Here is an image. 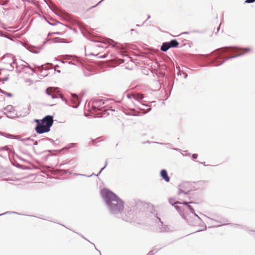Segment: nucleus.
Returning a JSON list of instances; mask_svg holds the SVG:
<instances>
[{
  "label": "nucleus",
  "mask_w": 255,
  "mask_h": 255,
  "mask_svg": "<svg viewBox=\"0 0 255 255\" xmlns=\"http://www.w3.org/2000/svg\"><path fill=\"white\" fill-rule=\"evenodd\" d=\"M250 48L247 47L241 48L236 47H225L214 51L212 55L209 54L197 55L195 60L198 61L206 62L202 66H209L213 64L215 66L222 65L225 61L243 55L250 51Z\"/></svg>",
  "instance_id": "f257e3e1"
},
{
  "label": "nucleus",
  "mask_w": 255,
  "mask_h": 255,
  "mask_svg": "<svg viewBox=\"0 0 255 255\" xmlns=\"http://www.w3.org/2000/svg\"><path fill=\"white\" fill-rule=\"evenodd\" d=\"M101 194L111 214L116 215L122 213L124 203L116 194L108 189L104 188L102 189Z\"/></svg>",
  "instance_id": "f03ea898"
},
{
  "label": "nucleus",
  "mask_w": 255,
  "mask_h": 255,
  "mask_svg": "<svg viewBox=\"0 0 255 255\" xmlns=\"http://www.w3.org/2000/svg\"><path fill=\"white\" fill-rule=\"evenodd\" d=\"M77 24L79 26V27L80 28L81 33L83 34V35L85 37L89 39L90 40L95 42L96 43V44L95 45V46L96 47L106 48L107 46V45L108 43H109V45H113V47L115 46L116 43L113 40L108 39L106 40L105 41H99L98 40H96L89 32H85L84 31L83 29H82L81 23H77Z\"/></svg>",
  "instance_id": "7ed1b4c3"
},
{
  "label": "nucleus",
  "mask_w": 255,
  "mask_h": 255,
  "mask_svg": "<svg viewBox=\"0 0 255 255\" xmlns=\"http://www.w3.org/2000/svg\"><path fill=\"white\" fill-rule=\"evenodd\" d=\"M109 100H105L103 99H95L92 101V109L95 112H98V114L103 113L104 107L106 104L109 102Z\"/></svg>",
  "instance_id": "20e7f679"
},
{
  "label": "nucleus",
  "mask_w": 255,
  "mask_h": 255,
  "mask_svg": "<svg viewBox=\"0 0 255 255\" xmlns=\"http://www.w3.org/2000/svg\"><path fill=\"white\" fill-rule=\"evenodd\" d=\"M60 98L62 99L63 101H65L67 104L69 105L70 106H71L74 108H78L81 102L80 98L77 95L75 94H73L71 95V100L70 101V103H69L68 102L66 98L63 97L62 96H60Z\"/></svg>",
  "instance_id": "39448f33"
},
{
  "label": "nucleus",
  "mask_w": 255,
  "mask_h": 255,
  "mask_svg": "<svg viewBox=\"0 0 255 255\" xmlns=\"http://www.w3.org/2000/svg\"><path fill=\"white\" fill-rule=\"evenodd\" d=\"M153 219L156 224V226L158 227V232H164L169 230V228L166 225H163V222H162L160 218L157 216V214H153Z\"/></svg>",
  "instance_id": "423d86ee"
},
{
  "label": "nucleus",
  "mask_w": 255,
  "mask_h": 255,
  "mask_svg": "<svg viewBox=\"0 0 255 255\" xmlns=\"http://www.w3.org/2000/svg\"><path fill=\"white\" fill-rule=\"evenodd\" d=\"M3 110L5 111L4 114L8 118L13 119L14 118L18 117L17 113L14 109V108L12 105H8Z\"/></svg>",
  "instance_id": "0eeeda50"
},
{
  "label": "nucleus",
  "mask_w": 255,
  "mask_h": 255,
  "mask_svg": "<svg viewBox=\"0 0 255 255\" xmlns=\"http://www.w3.org/2000/svg\"><path fill=\"white\" fill-rule=\"evenodd\" d=\"M141 104L145 107H148V108L147 109V111L143 113H141L138 111H135L134 109H129L128 110H126L125 111V113L127 115L129 116H142L146 113H147L148 112H149L151 110V108L150 106H148L147 105H145L144 104L141 103Z\"/></svg>",
  "instance_id": "6e6552de"
},
{
  "label": "nucleus",
  "mask_w": 255,
  "mask_h": 255,
  "mask_svg": "<svg viewBox=\"0 0 255 255\" xmlns=\"http://www.w3.org/2000/svg\"><path fill=\"white\" fill-rule=\"evenodd\" d=\"M53 117L51 115H47L42 119V123L46 127V129L50 130V128L53 124Z\"/></svg>",
  "instance_id": "1a4fd4ad"
},
{
  "label": "nucleus",
  "mask_w": 255,
  "mask_h": 255,
  "mask_svg": "<svg viewBox=\"0 0 255 255\" xmlns=\"http://www.w3.org/2000/svg\"><path fill=\"white\" fill-rule=\"evenodd\" d=\"M64 60H70L69 62H63L64 63H68L69 64H72L76 66H79L81 63V62L77 59V57L72 55H66L64 56Z\"/></svg>",
  "instance_id": "9d476101"
},
{
  "label": "nucleus",
  "mask_w": 255,
  "mask_h": 255,
  "mask_svg": "<svg viewBox=\"0 0 255 255\" xmlns=\"http://www.w3.org/2000/svg\"><path fill=\"white\" fill-rule=\"evenodd\" d=\"M35 130L38 134H42L49 131V130L46 129V127L42 122L36 125Z\"/></svg>",
  "instance_id": "9b49d317"
},
{
  "label": "nucleus",
  "mask_w": 255,
  "mask_h": 255,
  "mask_svg": "<svg viewBox=\"0 0 255 255\" xmlns=\"http://www.w3.org/2000/svg\"><path fill=\"white\" fill-rule=\"evenodd\" d=\"M45 92L48 96H51L52 99L58 98V94L54 92V89L52 87L47 88Z\"/></svg>",
  "instance_id": "f8f14e48"
},
{
  "label": "nucleus",
  "mask_w": 255,
  "mask_h": 255,
  "mask_svg": "<svg viewBox=\"0 0 255 255\" xmlns=\"http://www.w3.org/2000/svg\"><path fill=\"white\" fill-rule=\"evenodd\" d=\"M161 177L166 182H168L170 181V177L168 175L167 172L165 169H162L160 171V173Z\"/></svg>",
  "instance_id": "ddd939ff"
},
{
  "label": "nucleus",
  "mask_w": 255,
  "mask_h": 255,
  "mask_svg": "<svg viewBox=\"0 0 255 255\" xmlns=\"http://www.w3.org/2000/svg\"><path fill=\"white\" fill-rule=\"evenodd\" d=\"M107 165V161L106 162V164L105 166L101 169L100 171L99 172L98 174H95V173H92L91 175H86V174H83L80 173H73L76 176H86L87 177H90L93 175L98 176L102 172V171L106 168Z\"/></svg>",
  "instance_id": "4468645a"
},
{
  "label": "nucleus",
  "mask_w": 255,
  "mask_h": 255,
  "mask_svg": "<svg viewBox=\"0 0 255 255\" xmlns=\"http://www.w3.org/2000/svg\"><path fill=\"white\" fill-rule=\"evenodd\" d=\"M209 219L211 220H213V221H215L216 222H217V223H219L220 224L219 225H216V226H215L214 227H220L221 226H223V225H228V224H227L226 222H227V220H226L225 219H224L223 220H222V221H218V220H214L212 218H211L210 217H207Z\"/></svg>",
  "instance_id": "2eb2a0df"
},
{
  "label": "nucleus",
  "mask_w": 255,
  "mask_h": 255,
  "mask_svg": "<svg viewBox=\"0 0 255 255\" xmlns=\"http://www.w3.org/2000/svg\"><path fill=\"white\" fill-rule=\"evenodd\" d=\"M11 58L13 59V62L10 63V64L11 68L9 69V70L10 71H13V68H14L13 64H14L15 63V60L13 59L14 57L11 54H5L3 56V58Z\"/></svg>",
  "instance_id": "dca6fc26"
},
{
  "label": "nucleus",
  "mask_w": 255,
  "mask_h": 255,
  "mask_svg": "<svg viewBox=\"0 0 255 255\" xmlns=\"http://www.w3.org/2000/svg\"><path fill=\"white\" fill-rule=\"evenodd\" d=\"M170 48L168 42H163L161 46L160 49L162 51L166 52Z\"/></svg>",
  "instance_id": "f3484780"
},
{
  "label": "nucleus",
  "mask_w": 255,
  "mask_h": 255,
  "mask_svg": "<svg viewBox=\"0 0 255 255\" xmlns=\"http://www.w3.org/2000/svg\"><path fill=\"white\" fill-rule=\"evenodd\" d=\"M25 47L28 51H29L30 52H31L32 53H35V54L39 53V51L34 50L35 48V47H34V46L27 44L25 46Z\"/></svg>",
  "instance_id": "a211bd4d"
},
{
  "label": "nucleus",
  "mask_w": 255,
  "mask_h": 255,
  "mask_svg": "<svg viewBox=\"0 0 255 255\" xmlns=\"http://www.w3.org/2000/svg\"><path fill=\"white\" fill-rule=\"evenodd\" d=\"M169 42L170 48H175L179 45L178 42L176 39H172Z\"/></svg>",
  "instance_id": "6ab92c4d"
},
{
  "label": "nucleus",
  "mask_w": 255,
  "mask_h": 255,
  "mask_svg": "<svg viewBox=\"0 0 255 255\" xmlns=\"http://www.w3.org/2000/svg\"><path fill=\"white\" fill-rule=\"evenodd\" d=\"M104 107H105V108H104V109H103V113L102 114L103 115L107 114V111H108V110H111L112 111H115V110L114 109H113L112 106L108 105L107 104V103L106 104L105 106Z\"/></svg>",
  "instance_id": "aec40b11"
},
{
  "label": "nucleus",
  "mask_w": 255,
  "mask_h": 255,
  "mask_svg": "<svg viewBox=\"0 0 255 255\" xmlns=\"http://www.w3.org/2000/svg\"><path fill=\"white\" fill-rule=\"evenodd\" d=\"M46 141H49L52 144H55L54 140H53L52 138L48 137L43 138L39 140V142H44Z\"/></svg>",
  "instance_id": "412c9836"
},
{
  "label": "nucleus",
  "mask_w": 255,
  "mask_h": 255,
  "mask_svg": "<svg viewBox=\"0 0 255 255\" xmlns=\"http://www.w3.org/2000/svg\"><path fill=\"white\" fill-rule=\"evenodd\" d=\"M134 98L137 101H140L144 98V96L142 94H137L133 96Z\"/></svg>",
  "instance_id": "4be33fe9"
},
{
  "label": "nucleus",
  "mask_w": 255,
  "mask_h": 255,
  "mask_svg": "<svg viewBox=\"0 0 255 255\" xmlns=\"http://www.w3.org/2000/svg\"><path fill=\"white\" fill-rule=\"evenodd\" d=\"M169 202L170 204H171L172 206H173L175 204H181V203L180 202H178V201H177V202H175L174 200L172 198H170L169 199Z\"/></svg>",
  "instance_id": "5701e85b"
},
{
  "label": "nucleus",
  "mask_w": 255,
  "mask_h": 255,
  "mask_svg": "<svg viewBox=\"0 0 255 255\" xmlns=\"http://www.w3.org/2000/svg\"><path fill=\"white\" fill-rule=\"evenodd\" d=\"M25 67H27V68H29L33 73L35 72V70H34V69L32 68L31 67H30L29 64H27V65H22V69H23Z\"/></svg>",
  "instance_id": "b1692460"
},
{
  "label": "nucleus",
  "mask_w": 255,
  "mask_h": 255,
  "mask_svg": "<svg viewBox=\"0 0 255 255\" xmlns=\"http://www.w3.org/2000/svg\"><path fill=\"white\" fill-rule=\"evenodd\" d=\"M19 214L17 212H14V211H7L4 213L0 214V216L6 215V214Z\"/></svg>",
  "instance_id": "393cba45"
},
{
  "label": "nucleus",
  "mask_w": 255,
  "mask_h": 255,
  "mask_svg": "<svg viewBox=\"0 0 255 255\" xmlns=\"http://www.w3.org/2000/svg\"><path fill=\"white\" fill-rule=\"evenodd\" d=\"M4 136L7 138H12V139H14V136H15L14 135L11 134L9 133H4Z\"/></svg>",
  "instance_id": "a878e982"
},
{
  "label": "nucleus",
  "mask_w": 255,
  "mask_h": 255,
  "mask_svg": "<svg viewBox=\"0 0 255 255\" xmlns=\"http://www.w3.org/2000/svg\"><path fill=\"white\" fill-rule=\"evenodd\" d=\"M8 151L9 150V148L7 146H2V147H0V151Z\"/></svg>",
  "instance_id": "bb28decb"
},
{
  "label": "nucleus",
  "mask_w": 255,
  "mask_h": 255,
  "mask_svg": "<svg viewBox=\"0 0 255 255\" xmlns=\"http://www.w3.org/2000/svg\"><path fill=\"white\" fill-rule=\"evenodd\" d=\"M53 42L54 43H59L60 42V38L59 37H55L52 39Z\"/></svg>",
  "instance_id": "cd10ccee"
},
{
  "label": "nucleus",
  "mask_w": 255,
  "mask_h": 255,
  "mask_svg": "<svg viewBox=\"0 0 255 255\" xmlns=\"http://www.w3.org/2000/svg\"><path fill=\"white\" fill-rule=\"evenodd\" d=\"M188 208L190 210L191 213H192V214L194 213L195 210H194V208L190 205H188Z\"/></svg>",
  "instance_id": "c85d7f7f"
},
{
  "label": "nucleus",
  "mask_w": 255,
  "mask_h": 255,
  "mask_svg": "<svg viewBox=\"0 0 255 255\" xmlns=\"http://www.w3.org/2000/svg\"><path fill=\"white\" fill-rule=\"evenodd\" d=\"M161 248H154L151 251H153V253H154V254L155 253H156L157 252H158V251H159Z\"/></svg>",
  "instance_id": "c756f323"
},
{
  "label": "nucleus",
  "mask_w": 255,
  "mask_h": 255,
  "mask_svg": "<svg viewBox=\"0 0 255 255\" xmlns=\"http://www.w3.org/2000/svg\"><path fill=\"white\" fill-rule=\"evenodd\" d=\"M3 94L5 95L6 96H7V97H12V94L11 93H7L5 91L4 92V93Z\"/></svg>",
  "instance_id": "7c9ffc66"
},
{
  "label": "nucleus",
  "mask_w": 255,
  "mask_h": 255,
  "mask_svg": "<svg viewBox=\"0 0 255 255\" xmlns=\"http://www.w3.org/2000/svg\"><path fill=\"white\" fill-rule=\"evenodd\" d=\"M14 139H17V140H20V141H25V139L24 138H21V137H16L15 136H14Z\"/></svg>",
  "instance_id": "2f4dec72"
},
{
  "label": "nucleus",
  "mask_w": 255,
  "mask_h": 255,
  "mask_svg": "<svg viewBox=\"0 0 255 255\" xmlns=\"http://www.w3.org/2000/svg\"><path fill=\"white\" fill-rule=\"evenodd\" d=\"M255 2V0H246L245 3H251Z\"/></svg>",
  "instance_id": "473e14b6"
},
{
  "label": "nucleus",
  "mask_w": 255,
  "mask_h": 255,
  "mask_svg": "<svg viewBox=\"0 0 255 255\" xmlns=\"http://www.w3.org/2000/svg\"><path fill=\"white\" fill-rule=\"evenodd\" d=\"M234 228H241V226L238 224H231Z\"/></svg>",
  "instance_id": "72a5a7b5"
},
{
  "label": "nucleus",
  "mask_w": 255,
  "mask_h": 255,
  "mask_svg": "<svg viewBox=\"0 0 255 255\" xmlns=\"http://www.w3.org/2000/svg\"><path fill=\"white\" fill-rule=\"evenodd\" d=\"M34 122L36 123V125H38L41 123L42 120L35 119Z\"/></svg>",
  "instance_id": "f704fd0d"
},
{
  "label": "nucleus",
  "mask_w": 255,
  "mask_h": 255,
  "mask_svg": "<svg viewBox=\"0 0 255 255\" xmlns=\"http://www.w3.org/2000/svg\"><path fill=\"white\" fill-rule=\"evenodd\" d=\"M182 193H184V194H187L188 193L187 192H184L182 190L180 189L179 190L178 194H181Z\"/></svg>",
  "instance_id": "c9c22d12"
},
{
  "label": "nucleus",
  "mask_w": 255,
  "mask_h": 255,
  "mask_svg": "<svg viewBox=\"0 0 255 255\" xmlns=\"http://www.w3.org/2000/svg\"><path fill=\"white\" fill-rule=\"evenodd\" d=\"M8 79H9L8 76H7V77H6L5 78H2V83H4V81H7L8 80Z\"/></svg>",
  "instance_id": "e433bc0d"
},
{
  "label": "nucleus",
  "mask_w": 255,
  "mask_h": 255,
  "mask_svg": "<svg viewBox=\"0 0 255 255\" xmlns=\"http://www.w3.org/2000/svg\"><path fill=\"white\" fill-rule=\"evenodd\" d=\"M38 70L42 71L43 69H44V68L43 67V65L41 66H37Z\"/></svg>",
  "instance_id": "4c0bfd02"
},
{
  "label": "nucleus",
  "mask_w": 255,
  "mask_h": 255,
  "mask_svg": "<svg viewBox=\"0 0 255 255\" xmlns=\"http://www.w3.org/2000/svg\"><path fill=\"white\" fill-rule=\"evenodd\" d=\"M68 162L70 163L71 165H74L76 163L75 161L73 159L70 160Z\"/></svg>",
  "instance_id": "58836bf2"
},
{
  "label": "nucleus",
  "mask_w": 255,
  "mask_h": 255,
  "mask_svg": "<svg viewBox=\"0 0 255 255\" xmlns=\"http://www.w3.org/2000/svg\"><path fill=\"white\" fill-rule=\"evenodd\" d=\"M197 156L198 155L197 154H193L192 155V157L194 159H196L197 158Z\"/></svg>",
  "instance_id": "ea45409f"
},
{
  "label": "nucleus",
  "mask_w": 255,
  "mask_h": 255,
  "mask_svg": "<svg viewBox=\"0 0 255 255\" xmlns=\"http://www.w3.org/2000/svg\"><path fill=\"white\" fill-rule=\"evenodd\" d=\"M106 57H107V55H106V54H104V55L100 56L99 57V58H105Z\"/></svg>",
  "instance_id": "a19ab883"
},
{
  "label": "nucleus",
  "mask_w": 255,
  "mask_h": 255,
  "mask_svg": "<svg viewBox=\"0 0 255 255\" xmlns=\"http://www.w3.org/2000/svg\"><path fill=\"white\" fill-rule=\"evenodd\" d=\"M62 172H63L64 173H67L68 170H65V169H61L60 170Z\"/></svg>",
  "instance_id": "79ce46f5"
},
{
  "label": "nucleus",
  "mask_w": 255,
  "mask_h": 255,
  "mask_svg": "<svg viewBox=\"0 0 255 255\" xmlns=\"http://www.w3.org/2000/svg\"><path fill=\"white\" fill-rule=\"evenodd\" d=\"M193 214H194V216H195V217H197V218L199 220H201V218H200V217H199L198 215H197L195 213V212H194V213H193Z\"/></svg>",
  "instance_id": "37998d69"
},
{
  "label": "nucleus",
  "mask_w": 255,
  "mask_h": 255,
  "mask_svg": "<svg viewBox=\"0 0 255 255\" xmlns=\"http://www.w3.org/2000/svg\"><path fill=\"white\" fill-rule=\"evenodd\" d=\"M154 253H153V251H150L147 255H154Z\"/></svg>",
  "instance_id": "c03bdc74"
},
{
  "label": "nucleus",
  "mask_w": 255,
  "mask_h": 255,
  "mask_svg": "<svg viewBox=\"0 0 255 255\" xmlns=\"http://www.w3.org/2000/svg\"><path fill=\"white\" fill-rule=\"evenodd\" d=\"M53 34H56V35H61L62 33L60 32H53Z\"/></svg>",
  "instance_id": "a18cd8bd"
},
{
  "label": "nucleus",
  "mask_w": 255,
  "mask_h": 255,
  "mask_svg": "<svg viewBox=\"0 0 255 255\" xmlns=\"http://www.w3.org/2000/svg\"><path fill=\"white\" fill-rule=\"evenodd\" d=\"M24 139H25V141H26V140H32V141H33V140L30 137H27V138H25Z\"/></svg>",
  "instance_id": "49530a36"
},
{
  "label": "nucleus",
  "mask_w": 255,
  "mask_h": 255,
  "mask_svg": "<svg viewBox=\"0 0 255 255\" xmlns=\"http://www.w3.org/2000/svg\"><path fill=\"white\" fill-rule=\"evenodd\" d=\"M183 204L185 205H186L187 206V207H188V205H190L189 203L187 202H184L183 203Z\"/></svg>",
  "instance_id": "de8ad7c7"
},
{
  "label": "nucleus",
  "mask_w": 255,
  "mask_h": 255,
  "mask_svg": "<svg viewBox=\"0 0 255 255\" xmlns=\"http://www.w3.org/2000/svg\"><path fill=\"white\" fill-rule=\"evenodd\" d=\"M49 7L52 9V10L55 13V14H57V15H58V13L55 11L54 9H53L50 6H49Z\"/></svg>",
  "instance_id": "09e8293b"
},
{
  "label": "nucleus",
  "mask_w": 255,
  "mask_h": 255,
  "mask_svg": "<svg viewBox=\"0 0 255 255\" xmlns=\"http://www.w3.org/2000/svg\"><path fill=\"white\" fill-rule=\"evenodd\" d=\"M80 236H81V237L82 238H83L84 240H85L87 241L88 242H90L88 239H86L85 237H84L83 236H82V235H80Z\"/></svg>",
  "instance_id": "8fccbe9b"
},
{
  "label": "nucleus",
  "mask_w": 255,
  "mask_h": 255,
  "mask_svg": "<svg viewBox=\"0 0 255 255\" xmlns=\"http://www.w3.org/2000/svg\"><path fill=\"white\" fill-rule=\"evenodd\" d=\"M145 22H146V20H145V21L142 23V24H141V25H139V24H136V26H141L143 25L145 23Z\"/></svg>",
  "instance_id": "3c124183"
},
{
  "label": "nucleus",
  "mask_w": 255,
  "mask_h": 255,
  "mask_svg": "<svg viewBox=\"0 0 255 255\" xmlns=\"http://www.w3.org/2000/svg\"><path fill=\"white\" fill-rule=\"evenodd\" d=\"M91 244H92V245H93V246H94V247H95V250H97L98 252H99L100 253V254H101L100 252V251H99V250L96 248V247L95 245H94V244L92 243H91Z\"/></svg>",
  "instance_id": "603ef678"
},
{
  "label": "nucleus",
  "mask_w": 255,
  "mask_h": 255,
  "mask_svg": "<svg viewBox=\"0 0 255 255\" xmlns=\"http://www.w3.org/2000/svg\"><path fill=\"white\" fill-rule=\"evenodd\" d=\"M183 74H184V78H186L187 77V76H188L187 74L186 73L183 72Z\"/></svg>",
  "instance_id": "864d4df0"
},
{
  "label": "nucleus",
  "mask_w": 255,
  "mask_h": 255,
  "mask_svg": "<svg viewBox=\"0 0 255 255\" xmlns=\"http://www.w3.org/2000/svg\"><path fill=\"white\" fill-rule=\"evenodd\" d=\"M171 149H173V150H176V151H179V150H180V149H179V148H172Z\"/></svg>",
  "instance_id": "5fc2aeb1"
},
{
  "label": "nucleus",
  "mask_w": 255,
  "mask_h": 255,
  "mask_svg": "<svg viewBox=\"0 0 255 255\" xmlns=\"http://www.w3.org/2000/svg\"><path fill=\"white\" fill-rule=\"evenodd\" d=\"M58 23L59 24H60L62 26H64V27H67V26L66 25H64V24H63L62 23H61L60 22H58Z\"/></svg>",
  "instance_id": "6e6d98bb"
},
{
  "label": "nucleus",
  "mask_w": 255,
  "mask_h": 255,
  "mask_svg": "<svg viewBox=\"0 0 255 255\" xmlns=\"http://www.w3.org/2000/svg\"><path fill=\"white\" fill-rule=\"evenodd\" d=\"M123 219L124 220H125V221H127V222H128V221H129V219H128V218H123Z\"/></svg>",
  "instance_id": "4d7b16f0"
},
{
  "label": "nucleus",
  "mask_w": 255,
  "mask_h": 255,
  "mask_svg": "<svg viewBox=\"0 0 255 255\" xmlns=\"http://www.w3.org/2000/svg\"><path fill=\"white\" fill-rule=\"evenodd\" d=\"M33 144H34V145H37V144H38V141H34V143H33Z\"/></svg>",
  "instance_id": "13d9d810"
},
{
  "label": "nucleus",
  "mask_w": 255,
  "mask_h": 255,
  "mask_svg": "<svg viewBox=\"0 0 255 255\" xmlns=\"http://www.w3.org/2000/svg\"><path fill=\"white\" fill-rule=\"evenodd\" d=\"M220 29V25L217 28V32H216V34L219 31Z\"/></svg>",
  "instance_id": "bf43d9fd"
},
{
  "label": "nucleus",
  "mask_w": 255,
  "mask_h": 255,
  "mask_svg": "<svg viewBox=\"0 0 255 255\" xmlns=\"http://www.w3.org/2000/svg\"><path fill=\"white\" fill-rule=\"evenodd\" d=\"M65 164H66L65 163H61L59 164V167H62L63 165H64Z\"/></svg>",
  "instance_id": "052dcab7"
},
{
  "label": "nucleus",
  "mask_w": 255,
  "mask_h": 255,
  "mask_svg": "<svg viewBox=\"0 0 255 255\" xmlns=\"http://www.w3.org/2000/svg\"><path fill=\"white\" fill-rule=\"evenodd\" d=\"M130 31H131V33H132V32H134V31H135V32H136V31L135 29H131L130 30Z\"/></svg>",
  "instance_id": "680f3d73"
},
{
  "label": "nucleus",
  "mask_w": 255,
  "mask_h": 255,
  "mask_svg": "<svg viewBox=\"0 0 255 255\" xmlns=\"http://www.w3.org/2000/svg\"><path fill=\"white\" fill-rule=\"evenodd\" d=\"M131 97V96L130 95H129V94L127 95L128 98L130 99Z\"/></svg>",
  "instance_id": "e2e57ef3"
},
{
  "label": "nucleus",
  "mask_w": 255,
  "mask_h": 255,
  "mask_svg": "<svg viewBox=\"0 0 255 255\" xmlns=\"http://www.w3.org/2000/svg\"><path fill=\"white\" fill-rule=\"evenodd\" d=\"M175 208L177 210H178L179 209V207L177 206H175Z\"/></svg>",
  "instance_id": "0e129e2a"
},
{
  "label": "nucleus",
  "mask_w": 255,
  "mask_h": 255,
  "mask_svg": "<svg viewBox=\"0 0 255 255\" xmlns=\"http://www.w3.org/2000/svg\"><path fill=\"white\" fill-rule=\"evenodd\" d=\"M4 91L2 90L0 88V93H2V94H3L4 93Z\"/></svg>",
  "instance_id": "69168bd1"
},
{
  "label": "nucleus",
  "mask_w": 255,
  "mask_h": 255,
  "mask_svg": "<svg viewBox=\"0 0 255 255\" xmlns=\"http://www.w3.org/2000/svg\"><path fill=\"white\" fill-rule=\"evenodd\" d=\"M189 32H183L181 33V34H189Z\"/></svg>",
  "instance_id": "338daca9"
},
{
  "label": "nucleus",
  "mask_w": 255,
  "mask_h": 255,
  "mask_svg": "<svg viewBox=\"0 0 255 255\" xmlns=\"http://www.w3.org/2000/svg\"><path fill=\"white\" fill-rule=\"evenodd\" d=\"M181 72L179 71L178 73H177V75H181Z\"/></svg>",
  "instance_id": "774afa93"
}]
</instances>
